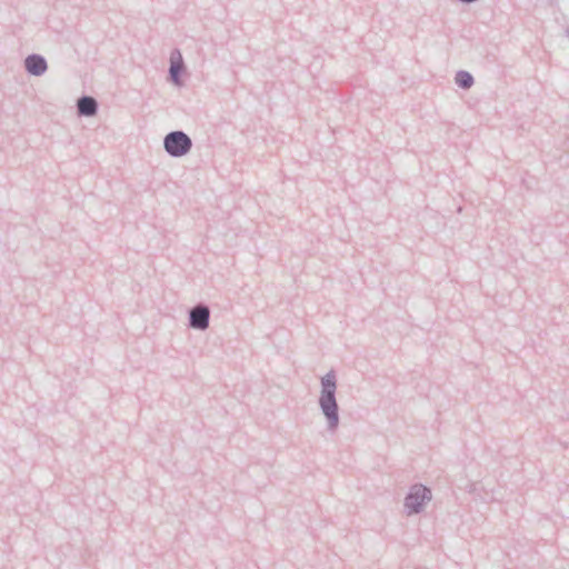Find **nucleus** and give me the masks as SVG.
Returning <instances> with one entry per match:
<instances>
[{
	"label": "nucleus",
	"instance_id": "nucleus-9",
	"mask_svg": "<svg viewBox=\"0 0 569 569\" xmlns=\"http://www.w3.org/2000/svg\"><path fill=\"white\" fill-rule=\"evenodd\" d=\"M461 3H465V4H471V3H475L477 2L478 0H459Z\"/></svg>",
	"mask_w": 569,
	"mask_h": 569
},
{
	"label": "nucleus",
	"instance_id": "nucleus-3",
	"mask_svg": "<svg viewBox=\"0 0 569 569\" xmlns=\"http://www.w3.org/2000/svg\"><path fill=\"white\" fill-rule=\"evenodd\" d=\"M191 138L182 130H174L163 138V149L172 158H181L190 152Z\"/></svg>",
	"mask_w": 569,
	"mask_h": 569
},
{
	"label": "nucleus",
	"instance_id": "nucleus-4",
	"mask_svg": "<svg viewBox=\"0 0 569 569\" xmlns=\"http://www.w3.org/2000/svg\"><path fill=\"white\" fill-rule=\"evenodd\" d=\"M210 325V308L206 303H197L189 310V327L196 330H206Z\"/></svg>",
	"mask_w": 569,
	"mask_h": 569
},
{
	"label": "nucleus",
	"instance_id": "nucleus-10",
	"mask_svg": "<svg viewBox=\"0 0 569 569\" xmlns=\"http://www.w3.org/2000/svg\"><path fill=\"white\" fill-rule=\"evenodd\" d=\"M568 37H569V32H568Z\"/></svg>",
	"mask_w": 569,
	"mask_h": 569
},
{
	"label": "nucleus",
	"instance_id": "nucleus-7",
	"mask_svg": "<svg viewBox=\"0 0 569 569\" xmlns=\"http://www.w3.org/2000/svg\"><path fill=\"white\" fill-rule=\"evenodd\" d=\"M99 109L98 101L91 96H81L77 100V113L80 117H93Z\"/></svg>",
	"mask_w": 569,
	"mask_h": 569
},
{
	"label": "nucleus",
	"instance_id": "nucleus-2",
	"mask_svg": "<svg viewBox=\"0 0 569 569\" xmlns=\"http://www.w3.org/2000/svg\"><path fill=\"white\" fill-rule=\"evenodd\" d=\"M432 499L430 488L422 483H415L410 487L405 497V511L408 516L418 515L423 511L425 505Z\"/></svg>",
	"mask_w": 569,
	"mask_h": 569
},
{
	"label": "nucleus",
	"instance_id": "nucleus-1",
	"mask_svg": "<svg viewBox=\"0 0 569 569\" xmlns=\"http://www.w3.org/2000/svg\"><path fill=\"white\" fill-rule=\"evenodd\" d=\"M320 383L319 408L326 418L327 430L333 433L337 431L340 423L339 405L336 398L337 376L335 370H330L321 377Z\"/></svg>",
	"mask_w": 569,
	"mask_h": 569
},
{
	"label": "nucleus",
	"instance_id": "nucleus-6",
	"mask_svg": "<svg viewBox=\"0 0 569 569\" xmlns=\"http://www.w3.org/2000/svg\"><path fill=\"white\" fill-rule=\"evenodd\" d=\"M26 71L33 77H41L48 70L46 58L39 53H31L24 59Z\"/></svg>",
	"mask_w": 569,
	"mask_h": 569
},
{
	"label": "nucleus",
	"instance_id": "nucleus-5",
	"mask_svg": "<svg viewBox=\"0 0 569 569\" xmlns=\"http://www.w3.org/2000/svg\"><path fill=\"white\" fill-rule=\"evenodd\" d=\"M186 66L179 49L172 50L170 54L169 79L176 86H181V74L184 72Z\"/></svg>",
	"mask_w": 569,
	"mask_h": 569
},
{
	"label": "nucleus",
	"instance_id": "nucleus-8",
	"mask_svg": "<svg viewBox=\"0 0 569 569\" xmlns=\"http://www.w3.org/2000/svg\"><path fill=\"white\" fill-rule=\"evenodd\" d=\"M455 82L459 88L466 90L472 87L475 80L470 72L459 70L455 76Z\"/></svg>",
	"mask_w": 569,
	"mask_h": 569
}]
</instances>
